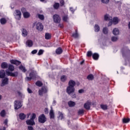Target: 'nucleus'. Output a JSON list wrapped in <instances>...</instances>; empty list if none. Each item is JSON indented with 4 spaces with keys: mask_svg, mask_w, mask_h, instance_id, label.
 <instances>
[{
    "mask_svg": "<svg viewBox=\"0 0 130 130\" xmlns=\"http://www.w3.org/2000/svg\"><path fill=\"white\" fill-rule=\"evenodd\" d=\"M66 91L72 98H76L77 95L75 93V87L68 86Z\"/></svg>",
    "mask_w": 130,
    "mask_h": 130,
    "instance_id": "f257e3e1",
    "label": "nucleus"
},
{
    "mask_svg": "<svg viewBox=\"0 0 130 130\" xmlns=\"http://www.w3.org/2000/svg\"><path fill=\"white\" fill-rule=\"evenodd\" d=\"M35 118H36V114L35 113H33L30 116V119L26 121V124L28 125H35V121H34V119H35Z\"/></svg>",
    "mask_w": 130,
    "mask_h": 130,
    "instance_id": "f03ea898",
    "label": "nucleus"
},
{
    "mask_svg": "<svg viewBox=\"0 0 130 130\" xmlns=\"http://www.w3.org/2000/svg\"><path fill=\"white\" fill-rule=\"evenodd\" d=\"M61 19L60 18V16H59L58 14H55L53 16V20L54 23L56 24H59L60 23Z\"/></svg>",
    "mask_w": 130,
    "mask_h": 130,
    "instance_id": "7ed1b4c3",
    "label": "nucleus"
},
{
    "mask_svg": "<svg viewBox=\"0 0 130 130\" xmlns=\"http://www.w3.org/2000/svg\"><path fill=\"white\" fill-rule=\"evenodd\" d=\"M39 122L40 123H44L46 121V117L44 114L40 115L38 118Z\"/></svg>",
    "mask_w": 130,
    "mask_h": 130,
    "instance_id": "20e7f679",
    "label": "nucleus"
},
{
    "mask_svg": "<svg viewBox=\"0 0 130 130\" xmlns=\"http://www.w3.org/2000/svg\"><path fill=\"white\" fill-rule=\"evenodd\" d=\"M6 73L7 76H10V77H17L18 75V72H15L13 73L10 72L9 70H6Z\"/></svg>",
    "mask_w": 130,
    "mask_h": 130,
    "instance_id": "39448f33",
    "label": "nucleus"
},
{
    "mask_svg": "<svg viewBox=\"0 0 130 130\" xmlns=\"http://www.w3.org/2000/svg\"><path fill=\"white\" fill-rule=\"evenodd\" d=\"M14 107L16 110L21 108L22 107V104L21 103V102L19 101H15L14 102Z\"/></svg>",
    "mask_w": 130,
    "mask_h": 130,
    "instance_id": "423d86ee",
    "label": "nucleus"
},
{
    "mask_svg": "<svg viewBox=\"0 0 130 130\" xmlns=\"http://www.w3.org/2000/svg\"><path fill=\"white\" fill-rule=\"evenodd\" d=\"M21 15L22 13H21V11L19 10L15 11V12L14 13V16L16 20H20L21 19Z\"/></svg>",
    "mask_w": 130,
    "mask_h": 130,
    "instance_id": "0eeeda50",
    "label": "nucleus"
},
{
    "mask_svg": "<svg viewBox=\"0 0 130 130\" xmlns=\"http://www.w3.org/2000/svg\"><path fill=\"white\" fill-rule=\"evenodd\" d=\"M9 84V78L5 77L2 80V83L1 84V87H4L6 85Z\"/></svg>",
    "mask_w": 130,
    "mask_h": 130,
    "instance_id": "6e6552de",
    "label": "nucleus"
},
{
    "mask_svg": "<svg viewBox=\"0 0 130 130\" xmlns=\"http://www.w3.org/2000/svg\"><path fill=\"white\" fill-rule=\"evenodd\" d=\"M47 87L46 86L42 87L41 89H40L39 91V95H43V94H44V93H46L47 92Z\"/></svg>",
    "mask_w": 130,
    "mask_h": 130,
    "instance_id": "1a4fd4ad",
    "label": "nucleus"
},
{
    "mask_svg": "<svg viewBox=\"0 0 130 130\" xmlns=\"http://www.w3.org/2000/svg\"><path fill=\"white\" fill-rule=\"evenodd\" d=\"M119 21H120V20H119L118 17H114L113 20L112 18V21H110L109 25H110V24H112V23H113L114 25H116V24H118V22H119Z\"/></svg>",
    "mask_w": 130,
    "mask_h": 130,
    "instance_id": "9d476101",
    "label": "nucleus"
},
{
    "mask_svg": "<svg viewBox=\"0 0 130 130\" xmlns=\"http://www.w3.org/2000/svg\"><path fill=\"white\" fill-rule=\"evenodd\" d=\"M36 28L39 31H42L43 30V25L42 23L39 22L36 24Z\"/></svg>",
    "mask_w": 130,
    "mask_h": 130,
    "instance_id": "9b49d317",
    "label": "nucleus"
},
{
    "mask_svg": "<svg viewBox=\"0 0 130 130\" xmlns=\"http://www.w3.org/2000/svg\"><path fill=\"white\" fill-rule=\"evenodd\" d=\"M91 102H89V101L87 102L84 105V108L87 110H89L90 108H91Z\"/></svg>",
    "mask_w": 130,
    "mask_h": 130,
    "instance_id": "f8f14e48",
    "label": "nucleus"
},
{
    "mask_svg": "<svg viewBox=\"0 0 130 130\" xmlns=\"http://www.w3.org/2000/svg\"><path fill=\"white\" fill-rule=\"evenodd\" d=\"M35 78V74H34V73L31 72V73L29 74V77H27V81H31V80L34 79Z\"/></svg>",
    "mask_w": 130,
    "mask_h": 130,
    "instance_id": "ddd939ff",
    "label": "nucleus"
},
{
    "mask_svg": "<svg viewBox=\"0 0 130 130\" xmlns=\"http://www.w3.org/2000/svg\"><path fill=\"white\" fill-rule=\"evenodd\" d=\"M62 20L63 22H66L68 23L69 22V15L65 14L62 17Z\"/></svg>",
    "mask_w": 130,
    "mask_h": 130,
    "instance_id": "4468645a",
    "label": "nucleus"
},
{
    "mask_svg": "<svg viewBox=\"0 0 130 130\" xmlns=\"http://www.w3.org/2000/svg\"><path fill=\"white\" fill-rule=\"evenodd\" d=\"M104 19L105 21H110V22L111 21V22H112V17H110V16H109L108 14L105 15Z\"/></svg>",
    "mask_w": 130,
    "mask_h": 130,
    "instance_id": "2eb2a0df",
    "label": "nucleus"
},
{
    "mask_svg": "<svg viewBox=\"0 0 130 130\" xmlns=\"http://www.w3.org/2000/svg\"><path fill=\"white\" fill-rule=\"evenodd\" d=\"M75 86H76V82H75L74 80H70L69 82L68 87H73V88H74Z\"/></svg>",
    "mask_w": 130,
    "mask_h": 130,
    "instance_id": "dca6fc26",
    "label": "nucleus"
},
{
    "mask_svg": "<svg viewBox=\"0 0 130 130\" xmlns=\"http://www.w3.org/2000/svg\"><path fill=\"white\" fill-rule=\"evenodd\" d=\"M5 77H6V72L4 70H1L0 71V78H1V79H4V78H5Z\"/></svg>",
    "mask_w": 130,
    "mask_h": 130,
    "instance_id": "f3484780",
    "label": "nucleus"
},
{
    "mask_svg": "<svg viewBox=\"0 0 130 130\" xmlns=\"http://www.w3.org/2000/svg\"><path fill=\"white\" fill-rule=\"evenodd\" d=\"M49 114L50 118H54V112H53V110H52V107H51V110L50 111Z\"/></svg>",
    "mask_w": 130,
    "mask_h": 130,
    "instance_id": "a211bd4d",
    "label": "nucleus"
},
{
    "mask_svg": "<svg viewBox=\"0 0 130 130\" xmlns=\"http://www.w3.org/2000/svg\"><path fill=\"white\" fill-rule=\"evenodd\" d=\"M10 61L11 63H13V64H16V66H19V64H20L21 63V62L17 60H11Z\"/></svg>",
    "mask_w": 130,
    "mask_h": 130,
    "instance_id": "6ab92c4d",
    "label": "nucleus"
},
{
    "mask_svg": "<svg viewBox=\"0 0 130 130\" xmlns=\"http://www.w3.org/2000/svg\"><path fill=\"white\" fill-rule=\"evenodd\" d=\"M113 34L114 35H118V34H119V30H118V28H114V29L113 30Z\"/></svg>",
    "mask_w": 130,
    "mask_h": 130,
    "instance_id": "aec40b11",
    "label": "nucleus"
},
{
    "mask_svg": "<svg viewBox=\"0 0 130 130\" xmlns=\"http://www.w3.org/2000/svg\"><path fill=\"white\" fill-rule=\"evenodd\" d=\"M121 52L123 57H124V56H125V55L128 53V50L126 49L121 50Z\"/></svg>",
    "mask_w": 130,
    "mask_h": 130,
    "instance_id": "412c9836",
    "label": "nucleus"
},
{
    "mask_svg": "<svg viewBox=\"0 0 130 130\" xmlns=\"http://www.w3.org/2000/svg\"><path fill=\"white\" fill-rule=\"evenodd\" d=\"M19 116L20 119H21V120H24V119L26 118V115H25V114L24 113L19 114Z\"/></svg>",
    "mask_w": 130,
    "mask_h": 130,
    "instance_id": "4be33fe9",
    "label": "nucleus"
},
{
    "mask_svg": "<svg viewBox=\"0 0 130 130\" xmlns=\"http://www.w3.org/2000/svg\"><path fill=\"white\" fill-rule=\"evenodd\" d=\"M22 36H23V37H26V36H27L28 35V31L26 30V29L23 28L22 29Z\"/></svg>",
    "mask_w": 130,
    "mask_h": 130,
    "instance_id": "5701e85b",
    "label": "nucleus"
},
{
    "mask_svg": "<svg viewBox=\"0 0 130 130\" xmlns=\"http://www.w3.org/2000/svg\"><path fill=\"white\" fill-rule=\"evenodd\" d=\"M26 45L28 46V47H31L33 45V42L31 40H28L26 42Z\"/></svg>",
    "mask_w": 130,
    "mask_h": 130,
    "instance_id": "b1692460",
    "label": "nucleus"
},
{
    "mask_svg": "<svg viewBox=\"0 0 130 130\" xmlns=\"http://www.w3.org/2000/svg\"><path fill=\"white\" fill-rule=\"evenodd\" d=\"M6 115H7V113L6 112V110H3L0 112V115L2 117H5V116H6Z\"/></svg>",
    "mask_w": 130,
    "mask_h": 130,
    "instance_id": "393cba45",
    "label": "nucleus"
},
{
    "mask_svg": "<svg viewBox=\"0 0 130 130\" xmlns=\"http://www.w3.org/2000/svg\"><path fill=\"white\" fill-rule=\"evenodd\" d=\"M68 105L69 107H74L76 105V103L73 101H70L68 102Z\"/></svg>",
    "mask_w": 130,
    "mask_h": 130,
    "instance_id": "a878e982",
    "label": "nucleus"
},
{
    "mask_svg": "<svg viewBox=\"0 0 130 130\" xmlns=\"http://www.w3.org/2000/svg\"><path fill=\"white\" fill-rule=\"evenodd\" d=\"M92 57H93V59H94L95 60H97V59H98V58H99V54L95 53L92 54Z\"/></svg>",
    "mask_w": 130,
    "mask_h": 130,
    "instance_id": "bb28decb",
    "label": "nucleus"
},
{
    "mask_svg": "<svg viewBox=\"0 0 130 130\" xmlns=\"http://www.w3.org/2000/svg\"><path fill=\"white\" fill-rule=\"evenodd\" d=\"M15 70V67L12 65V64H10L8 66V71H10V72H14Z\"/></svg>",
    "mask_w": 130,
    "mask_h": 130,
    "instance_id": "cd10ccee",
    "label": "nucleus"
},
{
    "mask_svg": "<svg viewBox=\"0 0 130 130\" xmlns=\"http://www.w3.org/2000/svg\"><path fill=\"white\" fill-rule=\"evenodd\" d=\"M67 79H68V77L66 75H62L60 77L61 82H66V81H67Z\"/></svg>",
    "mask_w": 130,
    "mask_h": 130,
    "instance_id": "c85d7f7f",
    "label": "nucleus"
},
{
    "mask_svg": "<svg viewBox=\"0 0 130 130\" xmlns=\"http://www.w3.org/2000/svg\"><path fill=\"white\" fill-rule=\"evenodd\" d=\"M94 31L95 32H99L100 31V27L98 24H95L94 26Z\"/></svg>",
    "mask_w": 130,
    "mask_h": 130,
    "instance_id": "c756f323",
    "label": "nucleus"
},
{
    "mask_svg": "<svg viewBox=\"0 0 130 130\" xmlns=\"http://www.w3.org/2000/svg\"><path fill=\"white\" fill-rule=\"evenodd\" d=\"M1 67L2 69H7L8 68V64L6 62H3L1 64Z\"/></svg>",
    "mask_w": 130,
    "mask_h": 130,
    "instance_id": "7c9ffc66",
    "label": "nucleus"
},
{
    "mask_svg": "<svg viewBox=\"0 0 130 130\" xmlns=\"http://www.w3.org/2000/svg\"><path fill=\"white\" fill-rule=\"evenodd\" d=\"M0 22L2 25H5V24L7 23V19H6V18H3L1 19Z\"/></svg>",
    "mask_w": 130,
    "mask_h": 130,
    "instance_id": "2f4dec72",
    "label": "nucleus"
},
{
    "mask_svg": "<svg viewBox=\"0 0 130 130\" xmlns=\"http://www.w3.org/2000/svg\"><path fill=\"white\" fill-rule=\"evenodd\" d=\"M19 69L23 73H26V72H27V70H26V68L24 67H23V66H20L19 67Z\"/></svg>",
    "mask_w": 130,
    "mask_h": 130,
    "instance_id": "473e14b6",
    "label": "nucleus"
},
{
    "mask_svg": "<svg viewBox=\"0 0 130 130\" xmlns=\"http://www.w3.org/2000/svg\"><path fill=\"white\" fill-rule=\"evenodd\" d=\"M62 52V49L61 48H58L56 50V53L57 54H60Z\"/></svg>",
    "mask_w": 130,
    "mask_h": 130,
    "instance_id": "72a5a7b5",
    "label": "nucleus"
},
{
    "mask_svg": "<svg viewBox=\"0 0 130 130\" xmlns=\"http://www.w3.org/2000/svg\"><path fill=\"white\" fill-rule=\"evenodd\" d=\"M23 17L24 18H29V17H30V14L29 13V12H23Z\"/></svg>",
    "mask_w": 130,
    "mask_h": 130,
    "instance_id": "f704fd0d",
    "label": "nucleus"
},
{
    "mask_svg": "<svg viewBox=\"0 0 130 130\" xmlns=\"http://www.w3.org/2000/svg\"><path fill=\"white\" fill-rule=\"evenodd\" d=\"M51 38V35L49 33H46L45 34V39L48 40Z\"/></svg>",
    "mask_w": 130,
    "mask_h": 130,
    "instance_id": "c9c22d12",
    "label": "nucleus"
},
{
    "mask_svg": "<svg viewBox=\"0 0 130 130\" xmlns=\"http://www.w3.org/2000/svg\"><path fill=\"white\" fill-rule=\"evenodd\" d=\"M122 121L124 123H127L128 122H129L130 121V119L129 118H124L123 119H122Z\"/></svg>",
    "mask_w": 130,
    "mask_h": 130,
    "instance_id": "e433bc0d",
    "label": "nucleus"
},
{
    "mask_svg": "<svg viewBox=\"0 0 130 130\" xmlns=\"http://www.w3.org/2000/svg\"><path fill=\"white\" fill-rule=\"evenodd\" d=\"M103 32L104 34H108V28L107 27H104L103 29Z\"/></svg>",
    "mask_w": 130,
    "mask_h": 130,
    "instance_id": "4c0bfd02",
    "label": "nucleus"
},
{
    "mask_svg": "<svg viewBox=\"0 0 130 130\" xmlns=\"http://www.w3.org/2000/svg\"><path fill=\"white\" fill-rule=\"evenodd\" d=\"M87 79L90 81H92L94 79V76L92 74H90L87 76Z\"/></svg>",
    "mask_w": 130,
    "mask_h": 130,
    "instance_id": "58836bf2",
    "label": "nucleus"
},
{
    "mask_svg": "<svg viewBox=\"0 0 130 130\" xmlns=\"http://www.w3.org/2000/svg\"><path fill=\"white\" fill-rule=\"evenodd\" d=\"M73 37H74V38H78L79 37V35L78 34V30H76V32L75 34H73L72 35Z\"/></svg>",
    "mask_w": 130,
    "mask_h": 130,
    "instance_id": "ea45409f",
    "label": "nucleus"
},
{
    "mask_svg": "<svg viewBox=\"0 0 130 130\" xmlns=\"http://www.w3.org/2000/svg\"><path fill=\"white\" fill-rule=\"evenodd\" d=\"M59 119H60V120H62V119H63V114L60 112H59Z\"/></svg>",
    "mask_w": 130,
    "mask_h": 130,
    "instance_id": "a19ab883",
    "label": "nucleus"
},
{
    "mask_svg": "<svg viewBox=\"0 0 130 130\" xmlns=\"http://www.w3.org/2000/svg\"><path fill=\"white\" fill-rule=\"evenodd\" d=\"M111 40L113 42H115V41H117V40H118V38L116 37H112L111 38Z\"/></svg>",
    "mask_w": 130,
    "mask_h": 130,
    "instance_id": "79ce46f5",
    "label": "nucleus"
},
{
    "mask_svg": "<svg viewBox=\"0 0 130 130\" xmlns=\"http://www.w3.org/2000/svg\"><path fill=\"white\" fill-rule=\"evenodd\" d=\"M38 17L40 20H44V16L42 14H38Z\"/></svg>",
    "mask_w": 130,
    "mask_h": 130,
    "instance_id": "37998d69",
    "label": "nucleus"
},
{
    "mask_svg": "<svg viewBox=\"0 0 130 130\" xmlns=\"http://www.w3.org/2000/svg\"><path fill=\"white\" fill-rule=\"evenodd\" d=\"M36 85H37L39 87H41V86H42V85H43V84H42V82L38 81L36 83Z\"/></svg>",
    "mask_w": 130,
    "mask_h": 130,
    "instance_id": "c03bdc74",
    "label": "nucleus"
},
{
    "mask_svg": "<svg viewBox=\"0 0 130 130\" xmlns=\"http://www.w3.org/2000/svg\"><path fill=\"white\" fill-rule=\"evenodd\" d=\"M101 108L102 109H103V110H106V109H107V106L105 105H101Z\"/></svg>",
    "mask_w": 130,
    "mask_h": 130,
    "instance_id": "a18cd8bd",
    "label": "nucleus"
},
{
    "mask_svg": "<svg viewBox=\"0 0 130 130\" xmlns=\"http://www.w3.org/2000/svg\"><path fill=\"white\" fill-rule=\"evenodd\" d=\"M43 52H44V50L42 49L39 50L38 53V55H42V54H43Z\"/></svg>",
    "mask_w": 130,
    "mask_h": 130,
    "instance_id": "49530a36",
    "label": "nucleus"
},
{
    "mask_svg": "<svg viewBox=\"0 0 130 130\" xmlns=\"http://www.w3.org/2000/svg\"><path fill=\"white\" fill-rule=\"evenodd\" d=\"M92 51H89L87 53V56H88V57H91V56H92Z\"/></svg>",
    "mask_w": 130,
    "mask_h": 130,
    "instance_id": "de8ad7c7",
    "label": "nucleus"
},
{
    "mask_svg": "<svg viewBox=\"0 0 130 130\" xmlns=\"http://www.w3.org/2000/svg\"><path fill=\"white\" fill-rule=\"evenodd\" d=\"M54 9H57L58 8H59V4L58 3H55L53 6Z\"/></svg>",
    "mask_w": 130,
    "mask_h": 130,
    "instance_id": "09e8293b",
    "label": "nucleus"
},
{
    "mask_svg": "<svg viewBox=\"0 0 130 130\" xmlns=\"http://www.w3.org/2000/svg\"><path fill=\"white\" fill-rule=\"evenodd\" d=\"M103 4H108L109 3V0H101Z\"/></svg>",
    "mask_w": 130,
    "mask_h": 130,
    "instance_id": "8fccbe9b",
    "label": "nucleus"
},
{
    "mask_svg": "<svg viewBox=\"0 0 130 130\" xmlns=\"http://www.w3.org/2000/svg\"><path fill=\"white\" fill-rule=\"evenodd\" d=\"M83 113H84V110H83V109L80 110L78 111V114H83Z\"/></svg>",
    "mask_w": 130,
    "mask_h": 130,
    "instance_id": "3c124183",
    "label": "nucleus"
},
{
    "mask_svg": "<svg viewBox=\"0 0 130 130\" xmlns=\"http://www.w3.org/2000/svg\"><path fill=\"white\" fill-rule=\"evenodd\" d=\"M38 51L37 50H34L31 51V54H36V53H37V52Z\"/></svg>",
    "mask_w": 130,
    "mask_h": 130,
    "instance_id": "603ef678",
    "label": "nucleus"
},
{
    "mask_svg": "<svg viewBox=\"0 0 130 130\" xmlns=\"http://www.w3.org/2000/svg\"><path fill=\"white\" fill-rule=\"evenodd\" d=\"M8 119H6L4 121V124H5V125H8Z\"/></svg>",
    "mask_w": 130,
    "mask_h": 130,
    "instance_id": "864d4df0",
    "label": "nucleus"
},
{
    "mask_svg": "<svg viewBox=\"0 0 130 130\" xmlns=\"http://www.w3.org/2000/svg\"><path fill=\"white\" fill-rule=\"evenodd\" d=\"M70 11H71L73 14H74V13H75V10L74 9V8L73 7L70 8Z\"/></svg>",
    "mask_w": 130,
    "mask_h": 130,
    "instance_id": "5fc2aeb1",
    "label": "nucleus"
},
{
    "mask_svg": "<svg viewBox=\"0 0 130 130\" xmlns=\"http://www.w3.org/2000/svg\"><path fill=\"white\" fill-rule=\"evenodd\" d=\"M60 4L61 6H63V5H64V1H63V0H60Z\"/></svg>",
    "mask_w": 130,
    "mask_h": 130,
    "instance_id": "6e6d98bb",
    "label": "nucleus"
},
{
    "mask_svg": "<svg viewBox=\"0 0 130 130\" xmlns=\"http://www.w3.org/2000/svg\"><path fill=\"white\" fill-rule=\"evenodd\" d=\"M27 128L28 130H33L34 129L33 127L32 126H28L27 127Z\"/></svg>",
    "mask_w": 130,
    "mask_h": 130,
    "instance_id": "4d7b16f0",
    "label": "nucleus"
},
{
    "mask_svg": "<svg viewBox=\"0 0 130 130\" xmlns=\"http://www.w3.org/2000/svg\"><path fill=\"white\" fill-rule=\"evenodd\" d=\"M45 113H46V114H48V108H46L45 109Z\"/></svg>",
    "mask_w": 130,
    "mask_h": 130,
    "instance_id": "13d9d810",
    "label": "nucleus"
},
{
    "mask_svg": "<svg viewBox=\"0 0 130 130\" xmlns=\"http://www.w3.org/2000/svg\"><path fill=\"white\" fill-rule=\"evenodd\" d=\"M27 91H28V93H29V94H31V93H32V90L29 88H27Z\"/></svg>",
    "mask_w": 130,
    "mask_h": 130,
    "instance_id": "bf43d9fd",
    "label": "nucleus"
},
{
    "mask_svg": "<svg viewBox=\"0 0 130 130\" xmlns=\"http://www.w3.org/2000/svg\"><path fill=\"white\" fill-rule=\"evenodd\" d=\"M58 27H59L60 28H63V24H59Z\"/></svg>",
    "mask_w": 130,
    "mask_h": 130,
    "instance_id": "052dcab7",
    "label": "nucleus"
},
{
    "mask_svg": "<svg viewBox=\"0 0 130 130\" xmlns=\"http://www.w3.org/2000/svg\"><path fill=\"white\" fill-rule=\"evenodd\" d=\"M79 93H83L84 92V90L83 89H80L78 91Z\"/></svg>",
    "mask_w": 130,
    "mask_h": 130,
    "instance_id": "680f3d73",
    "label": "nucleus"
},
{
    "mask_svg": "<svg viewBox=\"0 0 130 130\" xmlns=\"http://www.w3.org/2000/svg\"><path fill=\"white\" fill-rule=\"evenodd\" d=\"M56 104V101L54 100L53 102V106H55V105Z\"/></svg>",
    "mask_w": 130,
    "mask_h": 130,
    "instance_id": "e2e57ef3",
    "label": "nucleus"
},
{
    "mask_svg": "<svg viewBox=\"0 0 130 130\" xmlns=\"http://www.w3.org/2000/svg\"><path fill=\"white\" fill-rule=\"evenodd\" d=\"M30 114H31L28 113V114H27L26 115V117H27V118H28L30 116Z\"/></svg>",
    "mask_w": 130,
    "mask_h": 130,
    "instance_id": "0e129e2a",
    "label": "nucleus"
},
{
    "mask_svg": "<svg viewBox=\"0 0 130 130\" xmlns=\"http://www.w3.org/2000/svg\"><path fill=\"white\" fill-rule=\"evenodd\" d=\"M25 8H22L21 9V11H22V13H24V11H25Z\"/></svg>",
    "mask_w": 130,
    "mask_h": 130,
    "instance_id": "69168bd1",
    "label": "nucleus"
},
{
    "mask_svg": "<svg viewBox=\"0 0 130 130\" xmlns=\"http://www.w3.org/2000/svg\"><path fill=\"white\" fill-rule=\"evenodd\" d=\"M0 130H6V127H4L3 129H0Z\"/></svg>",
    "mask_w": 130,
    "mask_h": 130,
    "instance_id": "338daca9",
    "label": "nucleus"
},
{
    "mask_svg": "<svg viewBox=\"0 0 130 130\" xmlns=\"http://www.w3.org/2000/svg\"><path fill=\"white\" fill-rule=\"evenodd\" d=\"M83 63H84V61H82L81 62V64H83Z\"/></svg>",
    "mask_w": 130,
    "mask_h": 130,
    "instance_id": "774afa93",
    "label": "nucleus"
}]
</instances>
